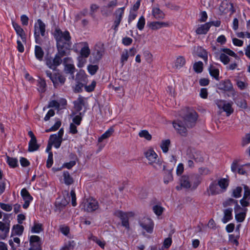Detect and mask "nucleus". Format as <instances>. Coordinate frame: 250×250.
<instances>
[{"label": "nucleus", "mask_w": 250, "mask_h": 250, "mask_svg": "<svg viewBox=\"0 0 250 250\" xmlns=\"http://www.w3.org/2000/svg\"><path fill=\"white\" fill-rule=\"evenodd\" d=\"M21 195L24 201V203L23 205V208H27L29 207L30 203L32 200L33 198L26 188H23L21 189Z\"/></svg>", "instance_id": "nucleus-12"}, {"label": "nucleus", "mask_w": 250, "mask_h": 250, "mask_svg": "<svg viewBox=\"0 0 250 250\" xmlns=\"http://www.w3.org/2000/svg\"><path fill=\"white\" fill-rule=\"evenodd\" d=\"M75 51H78V48H81L80 56L87 58L90 54V50L86 42H81L75 44L73 46Z\"/></svg>", "instance_id": "nucleus-8"}, {"label": "nucleus", "mask_w": 250, "mask_h": 250, "mask_svg": "<svg viewBox=\"0 0 250 250\" xmlns=\"http://www.w3.org/2000/svg\"><path fill=\"white\" fill-rule=\"evenodd\" d=\"M232 208H229L224 210V216L222 219V222L226 223L232 219Z\"/></svg>", "instance_id": "nucleus-24"}, {"label": "nucleus", "mask_w": 250, "mask_h": 250, "mask_svg": "<svg viewBox=\"0 0 250 250\" xmlns=\"http://www.w3.org/2000/svg\"><path fill=\"white\" fill-rule=\"evenodd\" d=\"M207 193L208 195H214L220 194L222 192L220 188H218L217 184L213 182L210 184L208 188Z\"/></svg>", "instance_id": "nucleus-14"}, {"label": "nucleus", "mask_w": 250, "mask_h": 250, "mask_svg": "<svg viewBox=\"0 0 250 250\" xmlns=\"http://www.w3.org/2000/svg\"><path fill=\"white\" fill-rule=\"evenodd\" d=\"M98 69L99 66L97 65L89 64L87 66V70L91 75L95 74Z\"/></svg>", "instance_id": "nucleus-43"}, {"label": "nucleus", "mask_w": 250, "mask_h": 250, "mask_svg": "<svg viewBox=\"0 0 250 250\" xmlns=\"http://www.w3.org/2000/svg\"><path fill=\"white\" fill-rule=\"evenodd\" d=\"M229 9L231 10V13L234 12L232 3L228 2H223L220 5V10L222 11L223 13H227Z\"/></svg>", "instance_id": "nucleus-21"}, {"label": "nucleus", "mask_w": 250, "mask_h": 250, "mask_svg": "<svg viewBox=\"0 0 250 250\" xmlns=\"http://www.w3.org/2000/svg\"><path fill=\"white\" fill-rule=\"evenodd\" d=\"M185 59L182 56H179L176 60L175 67L176 68H180L185 65Z\"/></svg>", "instance_id": "nucleus-31"}, {"label": "nucleus", "mask_w": 250, "mask_h": 250, "mask_svg": "<svg viewBox=\"0 0 250 250\" xmlns=\"http://www.w3.org/2000/svg\"><path fill=\"white\" fill-rule=\"evenodd\" d=\"M213 22H207L204 24L199 25L196 30L197 34H206L209 30Z\"/></svg>", "instance_id": "nucleus-16"}, {"label": "nucleus", "mask_w": 250, "mask_h": 250, "mask_svg": "<svg viewBox=\"0 0 250 250\" xmlns=\"http://www.w3.org/2000/svg\"><path fill=\"white\" fill-rule=\"evenodd\" d=\"M67 55L64 53L60 54V52L58 51L54 58L50 57L46 59V64L50 69L55 70L58 66L62 63V58Z\"/></svg>", "instance_id": "nucleus-5"}, {"label": "nucleus", "mask_w": 250, "mask_h": 250, "mask_svg": "<svg viewBox=\"0 0 250 250\" xmlns=\"http://www.w3.org/2000/svg\"><path fill=\"white\" fill-rule=\"evenodd\" d=\"M167 22L153 21L149 23L148 26L152 30H157L164 27L168 26Z\"/></svg>", "instance_id": "nucleus-17"}, {"label": "nucleus", "mask_w": 250, "mask_h": 250, "mask_svg": "<svg viewBox=\"0 0 250 250\" xmlns=\"http://www.w3.org/2000/svg\"><path fill=\"white\" fill-rule=\"evenodd\" d=\"M0 207L1 209L6 211H10L12 209V206L10 204L0 203Z\"/></svg>", "instance_id": "nucleus-57"}, {"label": "nucleus", "mask_w": 250, "mask_h": 250, "mask_svg": "<svg viewBox=\"0 0 250 250\" xmlns=\"http://www.w3.org/2000/svg\"><path fill=\"white\" fill-rule=\"evenodd\" d=\"M62 140V138H61L56 134H55L50 135L49 141L51 145H54V146L58 148L60 146Z\"/></svg>", "instance_id": "nucleus-18"}, {"label": "nucleus", "mask_w": 250, "mask_h": 250, "mask_svg": "<svg viewBox=\"0 0 250 250\" xmlns=\"http://www.w3.org/2000/svg\"><path fill=\"white\" fill-rule=\"evenodd\" d=\"M198 50H199L200 51V54H199V57L203 58L204 61H207L208 54L206 51L201 47H198Z\"/></svg>", "instance_id": "nucleus-52"}, {"label": "nucleus", "mask_w": 250, "mask_h": 250, "mask_svg": "<svg viewBox=\"0 0 250 250\" xmlns=\"http://www.w3.org/2000/svg\"><path fill=\"white\" fill-rule=\"evenodd\" d=\"M144 57L146 61L150 63L152 61V55L148 51H145L144 52Z\"/></svg>", "instance_id": "nucleus-60"}, {"label": "nucleus", "mask_w": 250, "mask_h": 250, "mask_svg": "<svg viewBox=\"0 0 250 250\" xmlns=\"http://www.w3.org/2000/svg\"><path fill=\"white\" fill-rule=\"evenodd\" d=\"M244 189V198L248 199L249 200L250 199V188L247 186V185H243Z\"/></svg>", "instance_id": "nucleus-48"}, {"label": "nucleus", "mask_w": 250, "mask_h": 250, "mask_svg": "<svg viewBox=\"0 0 250 250\" xmlns=\"http://www.w3.org/2000/svg\"><path fill=\"white\" fill-rule=\"evenodd\" d=\"M81 206L83 209L87 212H92L96 210L99 207L98 202L92 198L84 200Z\"/></svg>", "instance_id": "nucleus-6"}, {"label": "nucleus", "mask_w": 250, "mask_h": 250, "mask_svg": "<svg viewBox=\"0 0 250 250\" xmlns=\"http://www.w3.org/2000/svg\"><path fill=\"white\" fill-rule=\"evenodd\" d=\"M12 25L14 29L15 30L17 34L20 36L21 40L23 42L26 41V37L24 32L22 28L17 23L15 22H12Z\"/></svg>", "instance_id": "nucleus-19"}, {"label": "nucleus", "mask_w": 250, "mask_h": 250, "mask_svg": "<svg viewBox=\"0 0 250 250\" xmlns=\"http://www.w3.org/2000/svg\"><path fill=\"white\" fill-rule=\"evenodd\" d=\"M209 73L211 76L213 77L216 80H219V71L218 69H216L213 66L210 67L209 68Z\"/></svg>", "instance_id": "nucleus-41"}, {"label": "nucleus", "mask_w": 250, "mask_h": 250, "mask_svg": "<svg viewBox=\"0 0 250 250\" xmlns=\"http://www.w3.org/2000/svg\"><path fill=\"white\" fill-rule=\"evenodd\" d=\"M24 227L20 225H14L12 229V235H21L23 232Z\"/></svg>", "instance_id": "nucleus-26"}, {"label": "nucleus", "mask_w": 250, "mask_h": 250, "mask_svg": "<svg viewBox=\"0 0 250 250\" xmlns=\"http://www.w3.org/2000/svg\"><path fill=\"white\" fill-rule=\"evenodd\" d=\"M75 67L73 64H71L70 65H68L67 66H64V71L67 74H70L71 75H73L75 71ZM74 78V76H73V78Z\"/></svg>", "instance_id": "nucleus-37"}, {"label": "nucleus", "mask_w": 250, "mask_h": 250, "mask_svg": "<svg viewBox=\"0 0 250 250\" xmlns=\"http://www.w3.org/2000/svg\"><path fill=\"white\" fill-rule=\"evenodd\" d=\"M40 237L36 235H32L30 238V245H36V243L40 244L39 243Z\"/></svg>", "instance_id": "nucleus-54"}, {"label": "nucleus", "mask_w": 250, "mask_h": 250, "mask_svg": "<svg viewBox=\"0 0 250 250\" xmlns=\"http://www.w3.org/2000/svg\"><path fill=\"white\" fill-rule=\"evenodd\" d=\"M237 105L242 108H246L247 107V104L246 101L244 100H238L236 102Z\"/></svg>", "instance_id": "nucleus-64"}, {"label": "nucleus", "mask_w": 250, "mask_h": 250, "mask_svg": "<svg viewBox=\"0 0 250 250\" xmlns=\"http://www.w3.org/2000/svg\"><path fill=\"white\" fill-rule=\"evenodd\" d=\"M39 147V146L37 143L36 139L34 140H30L29 142V151L32 152L36 151L38 149Z\"/></svg>", "instance_id": "nucleus-28"}, {"label": "nucleus", "mask_w": 250, "mask_h": 250, "mask_svg": "<svg viewBox=\"0 0 250 250\" xmlns=\"http://www.w3.org/2000/svg\"><path fill=\"white\" fill-rule=\"evenodd\" d=\"M217 184L220 187L222 192H223L227 190L229 186V181L226 178H221L217 181Z\"/></svg>", "instance_id": "nucleus-20"}, {"label": "nucleus", "mask_w": 250, "mask_h": 250, "mask_svg": "<svg viewBox=\"0 0 250 250\" xmlns=\"http://www.w3.org/2000/svg\"><path fill=\"white\" fill-rule=\"evenodd\" d=\"M96 84V82L95 81H93L90 85H85L84 88L86 91L89 92H91L94 89Z\"/></svg>", "instance_id": "nucleus-56"}, {"label": "nucleus", "mask_w": 250, "mask_h": 250, "mask_svg": "<svg viewBox=\"0 0 250 250\" xmlns=\"http://www.w3.org/2000/svg\"><path fill=\"white\" fill-rule=\"evenodd\" d=\"M222 109L224 111L226 112L227 116H229L233 111V110L231 107V104L230 103H227L226 102Z\"/></svg>", "instance_id": "nucleus-40"}, {"label": "nucleus", "mask_w": 250, "mask_h": 250, "mask_svg": "<svg viewBox=\"0 0 250 250\" xmlns=\"http://www.w3.org/2000/svg\"><path fill=\"white\" fill-rule=\"evenodd\" d=\"M250 143V133L247 134L243 138L242 141V146H245Z\"/></svg>", "instance_id": "nucleus-55"}, {"label": "nucleus", "mask_w": 250, "mask_h": 250, "mask_svg": "<svg viewBox=\"0 0 250 250\" xmlns=\"http://www.w3.org/2000/svg\"><path fill=\"white\" fill-rule=\"evenodd\" d=\"M65 81V77L59 73H56L53 74L52 78V83L55 87H56L59 84L62 85Z\"/></svg>", "instance_id": "nucleus-15"}, {"label": "nucleus", "mask_w": 250, "mask_h": 250, "mask_svg": "<svg viewBox=\"0 0 250 250\" xmlns=\"http://www.w3.org/2000/svg\"><path fill=\"white\" fill-rule=\"evenodd\" d=\"M198 118L197 113L192 109H187L186 114L181 119L173 122V126L182 136H186L188 128L193 127Z\"/></svg>", "instance_id": "nucleus-1"}, {"label": "nucleus", "mask_w": 250, "mask_h": 250, "mask_svg": "<svg viewBox=\"0 0 250 250\" xmlns=\"http://www.w3.org/2000/svg\"><path fill=\"white\" fill-rule=\"evenodd\" d=\"M63 176L64 182L66 185H70L73 184L74 180L68 171H64Z\"/></svg>", "instance_id": "nucleus-30"}, {"label": "nucleus", "mask_w": 250, "mask_h": 250, "mask_svg": "<svg viewBox=\"0 0 250 250\" xmlns=\"http://www.w3.org/2000/svg\"><path fill=\"white\" fill-rule=\"evenodd\" d=\"M173 180V176L171 170H167L165 172L164 177V182L166 184H167L169 182Z\"/></svg>", "instance_id": "nucleus-34"}, {"label": "nucleus", "mask_w": 250, "mask_h": 250, "mask_svg": "<svg viewBox=\"0 0 250 250\" xmlns=\"http://www.w3.org/2000/svg\"><path fill=\"white\" fill-rule=\"evenodd\" d=\"M238 162L237 160H234L231 165V170L233 172H236L238 170V167L240 166H239L238 164Z\"/></svg>", "instance_id": "nucleus-61"}, {"label": "nucleus", "mask_w": 250, "mask_h": 250, "mask_svg": "<svg viewBox=\"0 0 250 250\" xmlns=\"http://www.w3.org/2000/svg\"><path fill=\"white\" fill-rule=\"evenodd\" d=\"M223 84L224 86L223 88L226 91L230 90L231 89H232V85L230 81L229 80L224 81L223 82Z\"/></svg>", "instance_id": "nucleus-58"}, {"label": "nucleus", "mask_w": 250, "mask_h": 250, "mask_svg": "<svg viewBox=\"0 0 250 250\" xmlns=\"http://www.w3.org/2000/svg\"><path fill=\"white\" fill-rule=\"evenodd\" d=\"M10 221H0V238L4 239L8 235L10 229Z\"/></svg>", "instance_id": "nucleus-11"}, {"label": "nucleus", "mask_w": 250, "mask_h": 250, "mask_svg": "<svg viewBox=\"0 0 250 250\" xmlns=\"http://www.w3.org/2000/svg\"><path fill=\"white\" fill-rule=\"evenodd\" d=\"M78 64L77 66L79 68L83 67L86 62V58L79 56L77 57Z\"/></svg>", "instance_id": "nucleus-47"}, {"label": "nucleus", "mask_w": 250, "mask_h": 250, "mask_svg": "<svg viewBox=\"0 0 250 250\" xmlns=\"http://www.w3.org/2000/svg\"><path fill=\"white\" fill-rule=\"evenodd\" d=\"M124 12V8H121L117 9L115 12L116 19L119 20V21H121Z\"/></svg>", "instance_id": "nucleus-51"}, {"label": "nucleus", "mask_w": 250, "mask_h": 250, "mask_svg": "<svg viewBox=\"0 0 250 250\" xmlns=\"http://www.w3.org/2000/svg\"><path fill=\"white\" fill-rule=\"evenodd\" d=\"M170 143V141L168 139L163 140L162 141V143L161 145V147L164 152L166 153L168 151V147L169 146Z\"/></svg>", "instance_id": "nucleus-38"}, {"label": "nucleus", "mask_w": 250, "mask_h": 250, "mask_svg": "<svg viewBox=\"0 0 250 250\" xmlns=\"http://www.w3.org/2000/svg\"><path fill=\"white\" fill-rule=\"evenodd\" d=\"M222 51L224 53H221L220 55V60L224 64H228L230 61L229 58L227 55L234 57L235 58L237 57V55L235 53L229 49L224 48L222 49Z\"/></svg>", "instance_id": "nucleus-9"}, {"label": "nucleus", "mask_w": 250, "mask_h": 250, "mask_svg": "<svg viewBox=\"0 0 250 250\" xmlns=\"http://www.w3.org/2000/svg\"><path fill=\"white\" fill-rule=\"evenodd\" d=\"M242 191V188L240 187H237L233 189L232 196L236 198H239L241 196Z\"/></svg>", "instance_id": "nucleus-39"}, {"label": "nucleus", "mask_w": 250, "mask_h": 250, "mask_svg": "<svg viewBox=\"0 0 250 250\" xmlns=\"http://www.w3.org/2000/svg\"><path fill=\"white\" fill-rule=\"evenodd\" d=\"M181 187H176V189L179 190L183 188H189L192 185L193 188H196L201 182L197 175H192L190 176L183 175L180 180Z\"/></svg>", "instance_id": "nucleus-3"}, {"label": "nucleus", "mask_w": 250, "mask_h": 250, "mask_svg": "<svg viewBox=\"0 0 250 250\" xmlns=\"http://www.w3.org/2000/svg\"><path fill=\"white\" fill-rule=\"evenodd\" d=\"M43 230L42 225V224L34 223V226L32 227L31 231L32 233H39Z\"/></svg>", "instance_id": "nucleus-33"}, {"label": "nucleus", "mask_w": 250, "mask_h": 250, "mask_svg": "<svg viewBox=\"0 0 250 250\" xmlns=\"http://www.w3.org/2000/svg\"><path fill=\"white\" fill-rule=\"evenodd\" d=\"M62 62L63 63L64 66L73 64L72 59L70 57L64 58L63 60H62Z\"/></svg>", "instance_id": "nucleus-62"}, {"label": "nucleus", "mask_w": 250, "mask_h": 250, "mask_svg": "<svg viewBox=\"0 0 250 250\" xmlns=\"http://www.w3.org/2000/svg\"><path fill=\"white\" fill-rule=\"evenodd\" d=\"M53 163V153L52 152H49L48 159L46 162V167L50 168Z\"/></svg>", "instance_id": "nucleus-53"}, {"label": "nucleus", "mask_w": 250, "mask_h": 250, "mask_svg": "<svg viewBox=\"0 0 250 250\" xmlns=\"http://www.w3.org/2000/svg\"><path fill=\"white\" fill-rule=\"evenodd\" d=\"M119 213L121 219L122 220V225L125 228L128 229L129 225L127 215L122 212H120Z\"/></svg>", "instance_id": "nucleus-27"}, {"label": "nucleus", "mask_w": 250, "mask_h": 250, "mask_svg": "<svg viewBox=\"0 0 250 250\" xmlns=\"http://www.w3.org/2000/svg\"><path fill=\"white\" fill-rule=\"evenodd\" d=\"M128 57V51L127 49L124 50L121 54L120 60L122 66H123L125 63L127 61Z\"/></svg>", "instance_id": "nucleus-36"}, {"label": "nucleus", "mask_w": 250, "mask_h": 250, "mask_svg": "<svg viewBox=\"0 0 250 250\" xmlns=\"http://www.w3.org/2000/svg\"><path fill=\"white\" fill-rule=\"evenodd\" d=\"M70 196L71 198L72 205L73 207H75L77 205L76 197L75 191L73 189L70 191Z\"/></svg>", "instance_id": "nucleus-59"}, {"label": "nucleus", "mask_w": 250, "mask_h": 250, "mask_svg": "<svg viewBox=\"0 0 250 250\" xmlns=\"http://www.w3.org/2000/svg\"><path fill=\"white\" fill-rule=\"evenodd\" d=\"M153 210L157 215L159 216L162 214L164 211V208L160 206L155 205L153 207Z\"/></svg>", "instance_id": "nucleus-50"}, {"label": "nucleus", "mask_w": 250, "mask_h": 250, "mask_svg": "<svg viewBox=\"0 0 250 250\" xmlns=\"http://www.w3.org/2000/svg\"><path fill=\"white\" fill-rule=\"evenodd\" d=\"M75 246L74 241H69L64 244L60 250H73Z\"/></svg>", "instance_id": "nucleus-35"}, {"label": "nucleus", "mask_w": 250, "mask_h": 250, "mask_svg": "<svg viewBox=\"0 0 250 250\" xmlns=\"http://www.w3.org/2000/svg\"><path fill=\"white\" fill-rule=\"evenodd\" d=\"M145 19L143 16H141L139 21H138L137 26V28L140 30H142L143 29L144 26L145 25Z\"/></svg>", "instance_id": "nucleus-49"}, {"label": "nucleus", "mask_w": 250, "mask_h": 250, "mask_svg": "<svg viewBox=\"0 0 250 250\" xmlns=\"http://www.w3.org/2000/svg\"><path fill=\"white\" fill-rule=\"evenodd\" d=\"M38 89L40 93H43L46 90V84L45 81L42 79L38 81Z\"/></svg>", "instance_id": "nucleus-29"}, {"label": "nucleus", "mask_w": 250, "mask_h": 250, "mask_svg": "<svg viewBox=\"0 0 250 250\" xmlns=\"http://www.w3.org/2000/svg\"><path fill=\"white\" fill-rule=\"evenodd\" d=\"M89 239H90L94 242H96L102 248H104V245L105 244V243L104 241H102V240L98 239L96 236H94L92 235L89 237Z\"/></svg>", "instance_id": "nucleus-42"}, {"label": "nucleus", "mask_w": 250, "mask_h": 250, "mask_svg": "<svg viewBox=\"0 0 250 250\" xmlns=\"http://www.w3.org/2000/svg\"><path fill=\"white\" fill-rule=\"evenodd\" d=\"M152 12L154 18L157 20L163 19L165 16L163 12L157 7L153 8Z\"/></svg>", "instance_id": "nucleus-23"}, {"label": "nucleus", "mask_w": 250, "mask_h": 250, "mask_svg": "<svg viewBox=\"0 0 250 250\" xmlns=\"http://www.w3.org/2000/svg\"><path fill=\"white\" fill-rule=\"evenodd\" d=\"M145 156L148 161L149 165L152 166L156 170H159L163 167L165 170V166L162 165V162L158 158L157 154L151 149H148L145 152Z\"/></svg>", "instance_id": "nucleus-4"}, {"label": "nucleus", "mask_w": 250, "mask_h": 250, "mask_svg": "<svg viewBox=\"0 0 250 250\" xmlns=\"http://www.w3.org/2000/svg\"><path fill=\"white\" fill-rule=\"evenodd\" d=\"M85 99L83 97L80 96L76 101L74 102L75 108L77 111L82 110L83 106L84 105Z\"/></svg>", "instance_id": "nucleus-22"}, {"label": "nucleus", "mask_w": 250, "mask_h": 250, "mask_svg": "<svg viewBox=\"0 0 250 250\" xmlns=\"http://www.w3.org/2000/svg\"><path fill=\"white\" fill-rule=\"evenodd\" d=\"M243 210V209L239 205L235 206L234 208L235 219L239 222H242L245 218L246 213L240 211Z\"/></svg>", "instance_id": "nucleus-13"}, {"label": "nucleus", "mask_w": 250, "mask_h": 250, "mask_svg": "<svg viewBox=\"0 0 250 250\" xmlns=\"http://www.w3.org/2000/svg\"><path fill=\"white\" fill-rule=\"evenodd\" d=\"M113 131V129L112 128H110L99 138L98 142H102L104 140L109 138L112 134Z\"/></svg>", "instance_id": "nucleus-32"}, {"label": "nucleus", "mask_w": 250, "mask_h": 250, "mask_svg": "<svg viewBox=\"0 0 250 250\" xmlns=\"http://www.w3.org/2000/svg\"><path fill=\"white\" fill-rule=\"evenodd\" d=\"M139 224L141 227L147 232L151 233L152 232L153 224L150 219L144 217L140 221Z\"/></svg>", "instance_id": "nucleus-10"}, {"label": "nucleus", "mask_w": 250, "mask_h": 250, "mask_svg": "<svg viewBox=\"0 0 250 250\" xmlns=\"http://www.w3.org/2000/svg\"><path fill=\"white\" fill-rule=\"evenodd\" d=\"M7 162L12 167H16L18 165V160L16 158H11L9 156H7Z\"/></svg>", "instance_id": "nucleus-45"}, {"label": "nucleus", "mask_w": 250, "mask_h": 250, "mask_svg": "<svg viewBox=\"0 0 250 250\" xmlns=\"http://www.w3.org/2000/svg\"><path fill=\"white\" fill-rule=\"evenodd\" d=\"M53 35L57 42V51L60 54L64 53L69 54L72 45L69 32L66 30L62 31L59 28L56 27Z\"/></svg>", "instance_id": "nucleus-2"}, {"label": "nucleus", "mask_w": 250, "mask_h": 250, "mask_svg": "<svg viewBox=\"0 0 250 250\" xmlns=\"http://www.w3.org/2000/svg\"><path fill=\"white\" fill-rule=\"evenodd\" d=\"M38 25H35L34 27V36L35 38L36 42L37 43H40V33L43 37L45 34V25L42 21L41 20L39 19L37 21Z\"/></svg>", "instance_id": "nucleus-7"}, {"label": "nucleus", "mask_w": 250, "mask_h": 250, "mask_svg": "<svg viewBox=\"0 0 250 250\" xmlns=\"http://www.w3.org/2000/svg\"><path fill=\"white\" fill-rule=\"evenodd\" d=\"M35 55L36 58L40 61H42L43 59L44 52L42 48L38 45L35 47Z\"/></svg>", "instance_id": "nucleus-25"}, {"label": "nucleus", "mask_w": 250, "mask_h": 250, "mask_svg": "<svg viewBox=\"0 0 250 250\" xmlns=\"http://www.w3.org/2000/svg\"><path fill=\"white\" fill-rule=\"evenodd\" d=\"M82 120V118L81 115H76L73 118L72 121L74 124L79 125L81 124Z\"/></svg>", "instance_id": "nucleus-63"}, {"label": "nucleus", "mask_w": 250, "mask_h": 250, "mask_svg": "<svg viewBox=\"0 0 250 250\" xmlns=\"http://www.w3.org/2000/svg\"><path fill=\"white\" fill-rule=\"evenodd\" d=\"M203 63L202 62H196L193 65V69L197 73H201L203 70Z\"/></svg>", "instance_id": "nucleus-44"}, {"label": "nucleus", "mask_w": 250, "mask_h": 250, "mask_svg": "<svg viewBox=\"0 0 250 250\" xmlns=\"http://www.w3.org/2000/svg\"><path fill=\"white\" fill-rule=\"evenodd\" d=\"M139 135L140 137L144 138L148 141L151 139V135L146 130H143L140 131L139 133Z\"/></svg>", "instance_id": "nucleus-46"}]
</instances>
